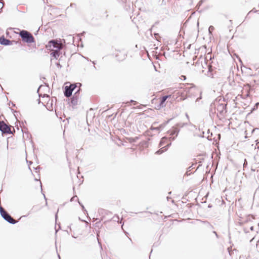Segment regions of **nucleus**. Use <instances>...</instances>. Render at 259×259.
<instances>
[{"label":"nucleus","mask_w":259,"mask_h":259,"mask_svg":"<svg viewBox=\"0 0 259 259\" xmlns=\"http://www.w3.org/2000/svg\"><path fill=\"white\" fill-rule=\"evenodd\" d=\"M180 89L184 90L188 98L195 96V94L198 91L196 87L192 84H183Z\"/></svg>","instance_id":"nucleus-1"},{"label":"nucleus","mask_w":259,"mask_h":259,"mask_svg":"<svg viewBox=\"0 0 259 259\" xmlns=\"http://www.w3.org/2000/svg\"><path fill=\"white\" fill-rule=\"evenodd\" d=\"M20 36L23 41L27 43L34 42L35 40L33 35L28 31L23 30L20 32Z\"/></svg>","instance_id":"nucleus-2"},{"label":"nucleus","mask_w":259,"mask_h":259,"mask_svg":"<svg viewBox=\"0 0 259 259\" xmlns=\"http://www.w3.org/2000/svg\"><path fill=\"white\" fill-rule=\"evenodd\" d=\"M0 214L5 220L10 224L14 225L18 222V221H15L1 206H0Z\"/></svg>","instance_id":"nucleus-3"},{"label":"nucleus","mask_w":259,"mask_h":259,"mask_svg":"<svg viewBox=\"0 0 259 259\" xmlns=\"http://www.w3.org/2000/svg\"><path fill=\"white\" fill-rule=\"evenodd\" d=\"M58 47H60L61 49L62 48L61 44L58 42V40L55 39H52L50 40L48 44L46 45V48L48 50H52V49L55 50L57 49Z\"/></svg>","instance_id":"nucleus-4"},{"label":"nucleus","mask_w":259,"mask_h":259,"mask_svg":"<svg viewBox=\"0 0 259 259\" xmlns=\"http://www.w3.org/2000/svg\"><path fill=\"white\" fill-rule=\"evenodd\" d=\"M0 131L3 134H13L11 130V126L7 125L4 121H0Z\"/></svg>","instance_id":"nucleus-5"},{"label":"nucleus","mask_w":259,"mask_h":259,"mask_svg":"<svg viewBox=\"0 0 259 259\" xmlns=\"http://www.w3.org/2000/svg\"><path fill=\"white\" fill-rule=\"evenodd\" d=\"M227 104L224 103H219L216 105L217 110L220 114L223 115L227 112Z\"/></svg>","instance_id":"nucleus-6"},{"label":"nucleus","mask_w":259,"mask_h":259,"mask_svg":"<svg viewBox=\"0 0 259 259\" xmlns=\"http://www.w3.org/2000/svg\"><path fill=\"white\" fill-rule=\"evenodd\" d=\"M180 130L178 127H174L171 130L168 131V133L171 136L169 139L171 140H175L176 137L178 135Z\"/></svg>","instance_id":"nucleus-7"},{"label":"nucleus","mask_w":259,"mask_h":259,"mask_svg":"<svg viewBox=\"0 0 259 259\" xmlns=\"http://www.w3.org/2000/svg\"><path fill=\"white\" fill-rule=\"evenodd\" d=\"M80 98V96L78 95L77 92H75L72 97L71 98V103L72 106H76L78 104V101Z\"/></svg>","instance_id":"nucleus-8"},{"label":"nucleus","mask_w":259,"mask_h":259,"mask_svg":"<svg viewBox=\"0 0 259 259\" xmlns=\"http://www.w3.org/2000/svg\"><path fill=\"white\" fill-rule=\"evenodd\" d=\"M0 44L4 46H10L13 44V41L6 38L3 35L0 37Z\"/></svg>","instance_id":"nucleus-9"},{"label":"nucleus","mask_w":259,"mask_h":259,"mask_svg":"<svg viewBox=\"0 0 259 259\" xmlns=\"http://www.w3.org/2000/svg\"><path fill=\"white\" fill-rule=\"evenodd\" d=\"M61 50V49L60 47H58L57 49L55 50L52 49V52L50 54L51 56L54 57V58L57 59L60 55Z\"/></svg>","instance_id":"nucleus-10"},{"label":"nucleus","mask_w":259,"mask_h":259,"mask_svg":"<svg viewBox=\"0 0 259 259\" xmlns=\"http://www.w3.org/2000/svg\"><path fill=\"white\" fill-rule=\"evenodd\" d=\"M72 92L73 91H72V89H71V87L68 85L65 87L64 90V95L66 97H70L72 96Z\"/></svg>","instance_id":"nucleus-11"},{"label":"nucleus","mask_w":259,"mask_h":259,"mask_svg":"<svg viewBox=\"0 0 259 259\" xmlns=\"http://www.w3.org/2000/svg\"><path fill=\"white\" fill-rule=\"evenodd\" d=\"M169 97V96L166 95L162 96L160 99V102L159 105H158V107L160 108L164 107L165 106V102L166 100V99Z\"/></svg>","instance_id":"nucleus-12"},{"label":"nucleus","mask_w":259,"mask_h":259,"mask_svg":"<svg viewBox=\"0 0 259 259\" xmlns=\"http://www.w3.org/2000/svg\"><path fill=\"white\" fill-rule=\"evenodd\" d=\"M170 145L171 143L170 142L169 143L167 144L166 146L162 147L161 149L157 150L155 152V154L159 155L163 153L164 152L166 151L167 150L168 148L170 146Z\"/></svg>","instance_id":"nucleus-13"},{"label":"nucleus","mask_w":259,"mask_h":259,"mask_svg":"<svg viewBox=\"0 0 259 259\" xmlns=\"http://www.w3.org/2000/svg\"><path fill=\"white\" fill-rule=\"evenodd\" d=\"M170 119L167 120V121H166L165 122H164L162 124H161L158 127H151V130H156L157 131H158V132L159 133V131L162 130V128H163L164 127V126H165V125L168 123L169 121L170 120Z\"/></svg>","instance_id":"nucleus-14"},{"label":"nucleus","mask_w":259,"mask_h":259,"mask_svg":"<svg viewBox=\"0 0 259 259\" xmlns=\"http://www.w3.org/2000/svg\"><path fill=\"white\" fill-rule=\"evenodd\" d=\"M216 107V104L215 103H212L210 104V109H209V115L211 116L212 115H213L214 114L215 112V108Z\"/></svg>","instance_id":"nucleus-15"},{"label":"nucleus","mask_w":259,"mask_h":259,"mask_svg":"<svg viewBox=\"0 0 259 259\" xmlns=\"http://www.w3.org/2000/svg\"><path fill=\"white\" fill-rule=\"evenodd\" d=\"M179 94H180V96L181 97V100H184L186 99L188 97H187V95H186L185 92H184V90H183V91H179L178 93Z\"/></svg>","instance_id":"nucleus-16"},{"label":"nucleus","mask_w":259,"mask_h":259,"mask_svg":"<svg viewBox=\"0 0 259 259\" xmlns=\"http://www.w3.org/2000/svg\"><path fill=\"white\" fill-rule=\"evenodd\" d=\"M212 66L210 65H208V71H207V73H205V74L208 76V77H212Z\"/></svg>","instance_id":"nucleus-17"},{"label":"nucleus","mask_w":259,"mask_h":259,"mask_svg":"<svg viewBox=\"0 0 259 259\" xmlns=\"http://www.w3.org/2000/svg\"><path fill=\"white\" fill-rule=\"evenodd\" d=\"M167 141V139L165 137H163L161 138L159 146V147L162 146Z\"/></svg>","instance_id":"nucleus-18"},{"label":"nucleus","mask_w":259,"mask_h":259,"mask_svg":"<svg viewBox=\"0 0 259 259\" xmlns=\"http://www.w3.org/2000/svg\"><path fill=\"white\" fill-rule=\"evenodd\" d=\"M78 84L79 85V87L81 85V84L80 83H76L72 84L69 86L71 87V89H72V91H73L77 87Z\"/></svg>","instance_id":"nucleus-19"},{"label":"nucleus","mask_w":259,"mask_h":259,"mask_svg":"<svg viewBox=\"0 0 259 259\" xmlns=\"http://www.w3.org/2000/svg\"><path fill=\"white\" fill-rule=\"evenodd\" d=\"M119 54H117L115 55L116 58L118 61H122L125 59L126 55L125 54H123L121 57H118Z\"/></svg>","instance_id":"nucleus-20"},{"label":"nucleus","mask_w":259,"mask_h":259,"mask_svg":"<svg viewBox=\"0 0 259 259\" xmlns=\"http://www.w3.org/2000/svg\"><path fill=\"white\" fill-rule=\"evenodd\" d=\"M189 124L187 122H186V123H178L176 124V127H184V126H186V125H188Z\"/></svg>","instance_id":"nucleus-21"},{"label":"nucleus","mask_w":259,"mask_h":259,"mask_svg":"<svg viewBox=\"0 0 259 259\" xmlns=\"http://www.w3.org/2000/svg\"><path fill=\"white\" fill-rule=\"evenodd\" d=\"M245 87H247L248 88V91H247V94L246 95V97H249L250 96V86L249 84H246L245 85Z\"/></svg>","instance_id":"nucleus-22"},{"label":"nucleus","mask_w":259,"mask_h":259,"mask_svg":"<svg viewBox=\"0 0 259 259\" xmlns=\"http://www.w3.org/2000/svg\"><path fill=\"white\" fill-rule=\"evenodd\" d=\"M204 224H206L207 226L209 227L210 229H212L213 228V226L211 225L207 221H203L202 222Z\"/></svg>","instance_id":"nucleus-23"},{"label":"nucleus","mask_w":259,"mask_h":259,"mask_svg":"<svg viewBox=\"0 0 259 259\" xmlns=\"http://www.w3.org/2000/svg\"><path fill=\"white\" fill-rule=\"evenodd\" d=\"M258 106H259V102H257L256 103H255L254 107L252 108V110L251 111L252 112L253 111L256 110L258 108Z\"/></svg>","instance_id":"nucleus-24"},{"label":"nucleus","mask_w":259,"mask_h":259,"mask_svg":"<svg viewBox=\"0 0 259 259\" xmlns=\"http://www.w3.org/2000/svg\"><path fill=\"white\" fill-rule=\"evenodd\" d=\"M214 28L213 26H210L208 28V31L210 34H212V31L214 30Z\"/></svg>","instance_id":"nucleus-25"},{"label":"nucleus","mask_w":259,"mask_h":259,"mask_svg":"<svg viewBox=\"0 0 259 259\" xmlns=\"http://www.w3.org/2000/svg\"><path fill=\"white\" fill-rule=\"evenodd\" d=\"M76 200H77L78 202L79 201L77 196H74L72 197L70 199L71 202L73 201H76Z\"/></svg>","instance_id":"nucleus-26"},{"label":"nucleus","mask_w":259,"mask_h":259,"mask_svg":"<svg viewBox=\"0 0 259 259\" xmlns=\"http://www.w3.org/2000/svg\"><path fill=\"white\" fill-rule=\"evenodd\" d=\"M78 203L79 204V205L81 206V208H82V210L84 211V212H87V210L85 209L83 205L82 204H81V203H80L79 201H78Z\"/></svg>","instance_id":"nucleus-27"},{"label":"nucleus","mask_w":259,"mask_h":259,"mask_svg":"<svg viewBox=\"0 0 259 259\" xmlns=\"http://www.w3.org/2000/svg\"><path fill=\"white\" fill-rule=\"evenodd\" d=\"M247 165V162L246 159L244 160L243 167H245Z\"/></svg>","instance_id":"nucleus-28"},{"label":"nucleus","mask_w":259,"mask_h":259,"mask_svg":"<svg viewBox=\"0 0 259 259\" xmlns=\"http://www.w3.org/2000/svg\"><path fill=\"white\" fill-rule=\"evenodd\" d=\"M181 80H186V76H185V75H182V76H181Z\"/></svg>","instance_id":"nucleus-29"},{"label":"nucleus","mask_w":259,"mask_h":259,"mask_svg":"<svg viewBox=\"0 0 259 259\" xmlns=\"http://www.w3.org/2000/svg\"><path fill=\"white\" fill-rule=\"evenodd\" d=\"M130 102H131V103H134V105H137V102H136V101H134V100H131L130 101Z\"/></svg>","instance_id":"nucleus-30"},{"label":"nucleus","mask_w":259,"mask_h":259,"mask_svg":"<svg viewBox=\"0 0 259 259\" xmlns=\"http://www.w3.org/2000/svg\"><path fill=\"white\" fill-rule=\"evenodd\" d=\"M80 91H81V89L80 88V87L79 86L78 89L75 92H77V93H78V95H80Z\"/></svg>","instance_id":"nucleus-31"},{"label":"nucleus","mask_w":259,"mask_h":259,"mask_svg":"<svg viewBox=\"0 0 259 259\" xmlns=\"http://www.w3.org/2000/svg\"><path fill=\"white\" fill-rule=\"evenodd\" d=\"M56 65L57 66V67L58 68H61L62 67V66L59 63H57Z\"/></svg>","instance_id":"nucleus-32"},{"label":"nucleus","mask_w":259,"mask_h":259,"mask_svg":"<svg viewBox=\"0 0 259 259\" xmlns=\"http://www.w3.org/2000/svg\"><path fill=\"white\" fill-rule=\"evenodd\" d=\"M213 233L214 234V235H215V236H216V237H217V238H218V237H219V236H218V235L217 233L215 231H213Z\"/></svg>","instance_id":"nucleus-33"},{"label":"nucleus","mask_w":259,"mask_h":259,"mask_svg":"<svg viewBox=\"0 0 259 259\" xmlns=\"http://www.w3.org/2000/svg\"><path fill=\"white\" fill-rule=\"evenodd\" d=\"M253 229H254L253 226H251V227H250V230L251 231H253Z\"/></svg>","instance_id":"nucleus-34"},{"label":"nucleus","mask_w":259,"mask_h":259,"mask_svg":"<svg viewBox=\"0 0 259 259\" xmlns=\"http://www.w3.org/2000/svg\"><path fill=\"white\" fill-rule=\"evenodd\" d=\"M27 162L29 163V164H31L32 163V162L31 161H28V160H27Z\"/></svg>","instance_id":"nucleus-35"},{"label":"nucleus","mask_w":259,"mask_h":259,"mask_svg":"<svg viewBox=\"0 0 259 259\" xmlns=\"http://www.w3.org/2000/svg\"><path fill=\"white\" fill-rule=\"evenodd\" d=\"M212 207V205L211 204H208V208H211Z\"/></svg>","instance_id":"nucleus-36"},{"label":"nucleus","mask_w":259,"mask_h":259,"mask_svg":"<svg viewBox=\"0 0 259 259\" xmlns=\"http://www.w3.org/2000/svg\"><path fill=\"white\" fill-rule=\"evenodd\" d=\"M200 99H201V97H200L199 98H198L197 99H196V102L197 101H198Z\"/></svg>","instance_id":"nucleus-37"},{"label":"nucleus","mask_w":259,"mask_h":259,"mask_svg":"<svg viewBox=\"0 0 259 259\" xmlns=\"http://www.w3.org/2000/svg\"><path fill=\"white\" fill-rule=\"evenodd\" d=\"M186 116L187 118V119L189 120V115L187 113H186Z\"/></svg>","instance_id":"nucleus-38"},{"label":"nucleus","mask_w":259,"mask_h":259,"mask_svg":"<svg viewBox=\"0 0 259 259\" xmlns=\"http://www.w3.org/2000/svg\"><path fill=\"white\" fill-rule=\"evenodd\" d=\"M0 3H2V6L1 7V9H2L3 8V5H4V4L2 2V0H0Z\"/></svg>","instance_id":"nucleus-39"},{"label":"nucleus","mask_w":259,"mask_h":259,"mask_svg":"<svg viewBox=\"0 0 259 259\" xmlns=\"http://www.w3.org/2000/svg\"><path fill=\"white\" fill-rule=\"evenodd\" d=\"M40 168L39 166H37L36 168H35V170L39 169Z\"/></svg>","instance_id":"nucleus-40"},{"label":"nucleus","mask_w":259,"mask_h":259,"mask_svg":"<svg viewBox=\"0 0 259 259\" xmlns=\"http://www.w3.org/2000/svg\"><path fill=\"white\" fill-rule=\"evenodd\" d=\"M29 214V213L28 214H27V215H23V217H27L28 215Z\"/></svg>","instance_id":"nucleus-41"},{"label":"nucleus","mask_w":259,"mask_h":259,"mask_svg":"<svg viewBox=\"0 0 259 259\" xmlns=\"http://www.w3.org/2000/svg\"><path fill=\"white\" fill-rule=\"evenodd\" d=\"M40 87H41V85H40V86L39 87L38 89H37V92H38L39 89L40 88Z\"/></svg>","instance_id":"nucleus-42"},{"label":"nucleus","mask_w":259,"mask_h":259,"mask_svg":"<svg viewBox=\"0 0 259 259\" xmlns=\"http://www.w3.org/2000/svg\"><path fill=\"white\" fill-rule=\"evenodd\" d=\"M166 198H167V200H168V199H170V198L169 197H167Z\"/></svg>","instance_id":"nucleus-43"},{"label":"nucleus","mask_w":259,"mask_h":259,"mask_svg":"<svg viewBox=\"0 0 259 259\" xmlns=\"http://www.w3.org/2000/svg\"><path fill=\"white\" fill-rule=\"evenodd\" d=\"M57 214L56 213V215H55L56 219L57 218Z\"/></svg>","instance_id":"nucleus-44"},{"label":"nucleus","mask_w":259,"mask_h":259,"mask_svg":"<svg viewBox=\"0 0 259 259\" xmlns=\"http://www.w3.org/2000/svg\"><path fill=\"white\" fill-rule=\"evenodd\" d=\"M35 181H38V179H35Z\"/></svg>","instance_id":"nucleus-45"},{"label":"nucleus","mask_w":259,"mask_h":259,"mask_svg":"<svg viewBox=\"0 0 259 259\" xmlns=\"http://www.w3.org/2000/svg\"><path fill=\"white\" fill-rule=\"evenodd\" d=\"M58 257H59V259H60V257L59 254H58Z\"/></svg>","instance_id":"nucleus-46"},{"label":"nucleus","mask_w":259,"mask_h":259,"mask_svg":"<svg viewBox=\"0 0 259 259\" xmlns=\"http://www.w3.org/2000/svg\"><path fill=\"white\" fill-rule=\"evenodd\" d=\"M93 63L94 64H95V62H94V61H93Z\"/></svg>","instance_id":"nucleus-47"},{"label":"nucleus","mask_w":259,"mask_h":259,"mask_svg":"<svg viewBox=\"0 0 259 259\" xmlns=\"http://www.w3.org/2000/svg\"><path fill=\"white\" fill-rule=\"evenodd\" d=\"M94 67L95 69H96V67L95 66H94Z\"/></svg>","instance_id":"nucleus-48"},{"label":"nucleus","mask_w":259,"mask_h":259,"mask_svg":"<svg viewBox=\"0 0 259 259\" xmlns=\"http://www.w3.org/2000/svg\"><path fill=\"white\" fill-rule=\"evenodd\" d=\"M40 185L41 186V182L40 181Z\"/></svg>","instance_id":"nucleus-49"}]
</instances>
